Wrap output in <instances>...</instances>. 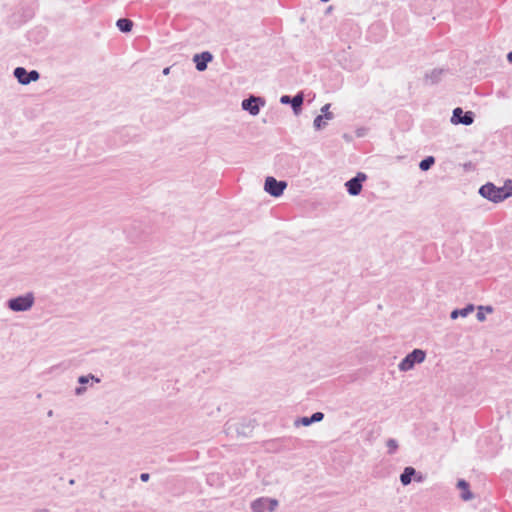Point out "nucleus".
<instances>
[{
	"label": "nucleus",
	"mask_w": 512,
	"mask_h": 512,
	"mask_svg": "<svg viewBox=\"0 0 512 512\" xmlns=\"http://www.w3.org/2000/svg\"><path fill=\"white\" fill-rule=\"evenodd\" d=\"M479 192L483 197H485L493 202L502 201L505 198H507L509 195L512 194V192L508 193L504 188H498L490 183L483 185L480 188Z\"/></svg>",
	"instance_id": "obj_1"
},
{
	"label": "nucleus",
	"mask_w": 512,
	"mask_h": 512,
	"mask_svg": "<svg viewBox=\"0 0 512 512\" xmlns=\"http://www.w3.org/2000/svg\"><path fill=\"white\" fill-rule=\"evenodd\" d=\"M474 310V307L472 305L467 306L464 309L461 310H454L451 313V318L455 319L458 317V315H461L463 317L467 316L469 313H471Z\"/></svg>",
	"instance_id": "obj_14"
},
{
	"label": "nucleus",
	"mask_w": 512,
	"mask_h": 512,
	"mask_svg": "<svg viewBox=\"0 0 512 512\" xmlns=\"http://www.w3.org/2000/svg\"><path fill=\"white\" fill-rule=\"evenodd\" d=\"M452 122L455 124L461 123L464 125H470L473 123V113L466 112L464 114L461 108H456L453 111Z\"/></svg>",
	"instance_id": "obj_5"
},
{
	"label": "nucleus",
	"mask_w": 512,
	"mask_h": 512,
	"mask_svg": "<svg viewBox=\"0 0 512 512\" xmlns=\"http://www.w3.org/2000/svg\"><path fill=\"white\" fill-rule=\"evenodd\" d=\"M458 487L462 490V499L467 501V500H470L472 499V494L470 493L469 491V485L466 481L464 480H460L458 482Z\"/></svg>",
	"instance_id": "obj_12"
},
{
	"label": "nucleus",
	"mask_w": 512,
	"mask_h": 512,
	"mask_svg": "<svg viewBox=\"0 0 512 512\" xmlns=\"http://www.w3.org/2000/svg\"><path fill=\"white\" fill-rule=\"evenodd\" d=\"M260 98H257V97H250L249 99H245L243 102H242V108L244 110H247L250 112V114L252 115H257L259 113V106H258V102H259Z\"/></svg>",
	"instance_id": "obj_8"
},
{
	"label": "nucleus",
	"mask_w": 512,
	"mask_h": 512,
	"mask_svg": "<svg viewBox=\"0 0 512 512\" xmlns=\"http://www.w3.org/2000/svg\"><path fill=\"white\" fill-rule=\"evenodd\" d=\"M366 178V176L364 174H358L357 177L349 180L347 183H346V187L348 189V192L351 194V195H358L360 192H361V189H362V184L361 182L364 181Z\"/></svg>",
	"instance_id": "obj_6"
},
{
	"label": "nucleus",
	"mask_w": 512,
	"mask_h": 512,
	"mask_svg": "<svg viewBox=\"0 0 512 512\" xmlns=\"http://www.w3.org/2000/svg\"><path fill=\"white\" fill-rule=\"evenodd\" d=\"M14 75L21 84L26 85L30 83V79L27 78L28 72L23 67H17L14 70Z\"/></svg>",
	"instance_id": "obj_9"
},
{
	"label": "nucleus",
	"mask_w": 512,
	"mask_h": 512,
	"mask_svg": "<svg viewBox=\"0 0 512 512\" xmlns=\"http://www.w3.org/2000/svg\"><path fill=\"white\" fill-rule=\"evenodd\" d=\"M267 502V498H259L252 503L251 507L254 512H264L268 509Z\"/></svg>",
	"instance_id": "obj_10"
},
{
	"label": "nucleus",
	"mask_w": 512,
	"mask_h": 512,
	"mask_svg": "<svg viewBox=\"0 0 512 512\" xmlns=\"http://www.w3.org/2000/svg\"><path fill=\"white\" fill-rule=\"evenodd\" d=\"M281 102H282V103H288V102H290V98H289V96H287V95L282 96V97H281Z\"/></svg>",
	"instance_id": "obj_27"
},
{
	"label": "nucleus",
	"mask_w": 512,
	"mask_h": 512,
	"mask_svg": "<svg viewBox=\"0 0 512 512\" xmlns=\"http://www.w3.org/2000/svg\"><path fill=\"white\" fill-rule=\"evenodd\" d=\"M287 184L284 181H277L274 177H267L265 180V191L274 197L280 196Z\"/></svg>",
	"instance_id": "obj_4"
},
{
	"label": "nucleus",
	"mask_w": 512,
	"mask_h": 512,
	"mask_svg": "<svg viewBox=\"0 0 512 512\" xmlns=\"http://www.w3.org/2000/svg\"><path fill=\"white\" fill-rule=\"evenodd\" d=\"M322 2H328L329 0H321Z\"/></svg>",
	"instance_id": "obj_31"
},
{
	"label": "nucleus",
	"mask_w": 512,
	"mask_h": 512,
	"mask_svg": "<svg viewBox=\"0 0 512 512\" xmlns=\"http://www.w3.org/2000/svg\"><path fill=\"white\" fill-rule=\"evenodd\" d=\"M212 56L209 52H204L202 54H196L194 56V62L196 64V68L198 71H204L207 67V63L211 61Z\"/></svg>",
	"instance_id": "obj_7"
},
{
	"label": "nucleus",
	"mask_w": 512,
	"mask_h": 512,
	"mask_svg": "<svg viewBox=\"0 0 512 512\" xmlns=\"http://www.w3.org/2000/svg\"><path fill=\"white\" fill-rule=\"evenodd\" d=\"M325 125V122L323 121V116L322 115H319L315 118L314 120V126L317 128V129H320L321 127H323Z\"/></svg>",
	"instance_id": "obj_19"
},
{
	"label": "nucleus",
	"mask_w": 512,
	"mask_h": 512,
	"mask_svg": "<svg viewBox=\"0 0 512 512\" xmlns=\"http://www.w3.org/2000/svg\"><path fill=\"white\" fill-rule=\"evenodd\" d=\"M169 70H170L169 68H165V69H164V71H163V73H164L165 75H167V74L169 73Z\"/></svg>",
	"instance_id": "obj_29"
},
{
	"label": "nucleus",
	"mask_w": 512,
	"mask_h": 512,
	"mask_svg": "<svg viewBox=\"0 0 512 512\" xmlns=\"http://www.w3.org/2000/svg\"><path fill=\"white\" fill-rule=\"evenodd\" d=\"M76 392H77L78 394H80V393L82 392V389H81V388H78V389L76 390Z\"/></svg>",
	"instance_id": "obj_30"
},
{
	"label": "nucleus",
	"mask_w": 512,
	"mask_h": 512,
	"mask_svg": "<svg viewBox=\"0 0 512 512\" xmlns=\"http://www.w3.org/2000/svg\"><path fill=\"white\" fill-rule=\"evenodd\" d=\"M330 104H326L322 107L321 111L324 113L323 118L325 117L327 120L332 119L333 114L329 111Z\"/></svg>",
	"instance_id": "obj_18"
},
{
	"label": "nucleus",
	"mask_w": 512,
	"mask_h": 512,
	"mask_svg": "<svg viewBox=\"0 0 512 512\" xmlns=\"http://www.w3.org/2000/svg\"><path fill=\"white\" fill-rule=\"evenodd\" d=\"M34 298L32 294L20 296L9 301V308L13 311H26L33 305Z\"/></svg>",
	"instance_id": "obj_3"
},
{
	"label": "nucleus",
	"mask_w": 512,
	"mask_h": 512,
	"mask_svg": "<svg viewBox=\"0 0 512 512\" xmlns=\"http://www.w3.org/2000/svg\"><path fill=\"white\" fill-rule=\"evenodd\" d=\"M424 359L425 352L420 349H415L402 360V362L399 364V368L402 371L410 370L415 363H421L424 361Z\"/></svg>",
	"instance_id": "obj_2"
},
{
	"label": "nucleus",
	"mask_w": 512,
	"mask_h": 512,
	"mask_svg": "<svg viewBox=\"0 0 512 512\" xmlns=\"http://www.w3.org/2000/svg\"><path fill=\"white\" fill-rule=\"evenodd\" d=\"M302 423H303V425H305V426L310 425V424H311L310 418H308V417H304V418L302 419Z\"/></svg>",
	"instance_id": "obj_24"
},
{
	"label": "nucleus",
	"mask_w": 512,
	"mask_h": 512,
	"mask_svg": "<svg viewBox=\"0 0 512 512\" xmlns=\"http://www.w3.org/2000/svg\"><path fill=\"white\" fill-rule=\"evenodd\" d=\"M303 103V97L302 95H296L292 100L291 104L295 112L298 111V109L301 107Z\"/></svg>",
	"instance_id": "obj_16"
},
{
	"label": "nucleus",
	"mask_w": 512,
	"mask_h": 512,
	"mask_svg": "<svg viewBox=\"0 0 512 512\" xmlns=\"http://www.w3.org/2000/svg\"><path fill=\"white\" fill-rule=\"evenodd\" d=\"M116 25L120 31L127 33L132 30L133 22L129 19L123 18V19H119L117 21Z\"/></svg>",
	"instance_id": "obj_11"
},
{
	"label": "nucleus",
	"mask_w": 512,
	"mask_h": 512,
	"mask_svg": "<svg viewBox=\"0 0 512 512\" xmlns=\"http://www.w3.org/2000/svg\"><path fill=\"white\" fill-rule=\"evenodd\" d=\"M415 474V469L406 467L400 479L403 485H408L411 482V477Z\"/></svg>",
	"instance_id": "obj_13"
},
{
	"label": "nucleus",
	"mask_w": 512,
	"mask_h": 512,
	"mask_svg": "<svg viewBox=\"0 0 512 512\" xmlns=\"http://www.w3.org/2000/svg\"><path fill=\"white\" fill-rule=\"evenodd\" d=\"M28 79L31 81H37L39 79V73L35 70H32L28 73Z\"/></svg>",
	"instance_id": "obj_21"
},
{
	"label": "nucleus",
	"mask_w": 512,
	"mask_h": 512,
	"mask_svg": "<svg viewBox=\"0 0 512 512\" xmlns=\"http://www.w3.org/2000/svg\"><path fill=\"white\" fill-rule=\"evenodd\" d=\"M140 478H141L142 481H147L149 479V474L148 473H142Z\"/></svg>",
	"instance_id": "obj_26"
},
{
	"label": "nucleus",
	"mask_w": 512,
	"mask_h": 512,
	"mask_svg": "<svg viewBox=\"0 0 512 512\" xmlns=\"http://www.w3.org/2000/svg\"><path fill=\"white\" fill-rule=\"evenodd\" d=\"M324 415L323 413L321 412H316L314 413L311 417H310V421L311 423L312 422H317V421H321L323 419Z\"/></svg>",
	"instance_id": "obj_20"
},
{
	"label": "nucleus",
	"mask_w": 512,
	"mask_h": 512,
	"mask_svg": "<svg viewBox=\"0 0 512 512\" xmlns=\"http://www.w3.org/2000/svg\"><path fill=\"white\" fill-rule=\"evenodd\" d=\"M278 505L277 500L275 499H268L267 506L269 511H273Z\"/></svg>",
	"instance_id": "obj_22"
},
{
	"label": "nucleus",
	"mask_w": 512,
	"mask_h": 512,
	"mask_svg": "<svg viewBox=\"0 0 512 512\" xmlns=\"http://www.w3.org/2000/svg\"><path fill=\"white\" fill-rule=\"evenodd\" d=\"M508 60L512 63V52L508 54Z\"/></svg>",
	"instance_id": "obj_28"
},
{
	"label": "nucleus",
	"mask_w": 512,
	"mask_h": 512,
	"mask_svg": "<svg viewBox=\"0 0 512 512\" xmlns=\"http://www.w3.org/2000/svg\"><path fill=\"white\" fill-rule=\"evenodd\" d=\"M485 310L488 313L492 312V308L491 307H486ZM477 319L479 321H484L485 320V313H484V308L483 307H479L478 312H477Z\"/></svg>",
	"instance_id": "obj_17"
},
{
	"label": "nucleus",
	"mask_w": 512,
	"mask_h": 512,
	"mask_svg": "<svg viewBox=\"0 0 512 512\" xmlns=\"http://www.w3.org/2000/svg\"><path fill=\"white\" fill-rule=\"evenodd\" d=\"M434 161V158L429 156L420 162L419 167L421 170L426 171L434 164Z\"/></svg>",
	"instance_id": "obj_15"
},
{
	"label": "nucleus",
	"mask_w": 512,
	"mask_h": 512,
	"mask_svg": "<svg viewBox=\"0 0 512 512\" xmlns=\"http://www.w3.org/2000/svg\"><path fill=\"white\" fill-rule=\"evenodd\" d=\"M387 446L390 448V452H393L396 448H397V443L395 440L393 439H390L388 442H387Z\"/></svg>",
	"instance_id": "obj_23"
},
{
	"label": "nucleus",
	"mask_w": 512,
	"mask_h": 512,
	"mask_svg": "<svg viewBox=\"0 0 512 512\" xmlns=\"http://www.w3.org/2000/svg\"><path fill=\"white\" fill-rule=\"evenodd\" d=\"M88 379H89V378H88L87 376H81V377L79 378V382H80V383H82V384H84V383H87V382H88Z\"/></svg>",
	"instance_id": "obj_25"
}]
</instances>
